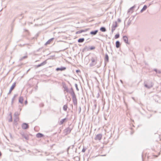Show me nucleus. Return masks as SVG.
<instances>
[{"label": "nucleus", "instance_id": "41", "mask_svg": "<svg viewBox=\"0 0 161 161\" xmlns=\"http://www.w3.org/2000/svg\"><path fill=\"white\" fill-rule=\"evenodd\" d=\"M86 149H85V148H83L82 149V152H83V153H84V152H85V151H86Z\"/></svg>", "mask_w": 161, "mask_h": 161}, {"label": "nucleus", "instance_id": "39", "mask_svg": "<svg viewBox=\"0 0 161 161\" xmlns=\"http://www.w3.org/2000/svg\"><path fill=\"white\" fill-rule=\"evenodd\" d=\"M95 49V47L94 46H92L89 47V50H92Z\"/></svg>", "mask_w": 161, "mask_h": 161}, {"label": "nucleus", "instance_id": "17", "mask_svg": "<svg viewBox=\"0 0 161 161\" xmlns=\"http://www.w3.org/2000/svg\"><path fill=\"white\" fill-rule=\"evenodd\" d=\"M43 136V134L39 133H37L36 135V137L38 138L42 137Z\"/></svg>", "mask_w": 161, "mask_h": 161}, {"label": "nucleus", "instance_id": "14", "mask_svg": "<svg viewBox=\"0 0 161 161\" xmlns=\"http://www.w3.org/2000/svg\"><path fill=\"white\" fill-rule=\"evenodd\" d=\"M120 42L117 41L116 42V47L117 48H118L120 47Z\"/></svg>", "mask_w": 161, "mask_h": 161}, {"label": "nucleus", "instance_id": "25", "mask_svg": "<svg viewBox=\"0 0 161 161\" xmlns=\"http://www.w3.org/2000/svg\"><path fill=\"white\" fill-rule=\"evenodd\" d=\"M89 47L86 46H85L83 49L84 51H89Z\"/></svg>", "mask_w": 161, "mask_h": 161}, {"label": "nucleus", "instance_id": "7", "mask_svg": "<svg viewBox=\"0 0 161 161\" xmlns=\"http://www.w3.org/2000/svg\"><path fill=\"white\" fill-rule=\"evenodd\" d=\"M69 92L70 94H71L72 96L75 95V92L72 87L71 88L70 90H69V92Z\"/></svg>", "mask_w": 161, "mask_h": 161}, {"label": "nucleus", "instance_id": "44", "mask_svg": "<svg viewBox=\"0 0 161 161\" xmlns=\"http://www.w3.org/2000/svg\"><path fill=\"white\" fill-rule=\"evenodd\" d=\"M118 21L119 22H121V19H120L118 18Z\"/></svg>", "mask_w": 161, "mask_h": 161}, {"label": "nucleus", "instance_id": "6", "mask_svg": "<svg viewBox=\"0 0 161 161\" xmlns=\"http://www.w3.org/2000/svg\"><path fill=\"white\" fill-rule=\"evenodd\" d=\"M123 40L124 42L126 44H129V43L128 42V38L126 36H123Z\"/></svg>", "mask_w": 161, "mask_h": 161}, {"label": "nucleus", "instance_id": "9", "mask_svg": "<svg viewBox=\"0 0 161 161\" xmlns=\"http://www.w3.org/2000/svg\"><path fill=\"white\" fill-rule=\"evenodd\" d=\"M66 69V68L64 67H61L60 68H57L56 69V70L62 71Z\"/></svg>", "mask_w": 161, "mask_h": 161}, {"label": "nucleus", "instance_id": "46", "mask_svg": "<svg viewBox=\"0 0 161 161\" xmlns=\"http://www.w3.org/2000/svg\"><path fill=\"white\" fill-rule=\"evenodd\" d=\"M25 105L27 104V100H25Z\"/></svg>", "mask_w": 161, "mask_h": 161}, {"label": "nucleus", "instance_id": "27", "mask_svg": "<svg viewBox=\"0 0 161 161\" xmlns=\"http://www.w3.org/2000/svg\"><path fill=\"white\" fill-rule=\"evenodd\" d=\"M10 116V118L8 119V122H11L12 121V114L11 113H10L9 115Z\"/></svg>", "mask_w": 161, "mask_h": 161}, {"label": "nucleus", "instance_id": "28", "mask_svg": "<svg viewBox=\"0 0 161 161\" xmlns=\"http://www.w3.org/2000/svg\"><path fill=\"white\" fill-rule=\"evenodd\" d=\"M63 87L64 88V91H66L67 92H69V89L66 86H64Z\"/></svg>", "mask_w": 161, "mask_h": 161}, {"label": "nucleus", "instance_id": "21", "mask_svg": "<svg viewBox=\"0 0 161 161\" xmlns=\"http://www.w3.org/2000/svg\"><path fill=\"white\" fill-rule=\"evenodd\" d=\"M54 39L53 38H52L49 39L45 44V45L49 44L50 42Z\"/></svg>", "mask_w": 161, "mask_h": 161}, {"label": "nucleus", "instance_id": "40", "mask_svg": "<svg viewBox=\"0 0 161 161\" xmlns=\"http://www.w3.org/2000/svg\"><path fill=\"white\" fill-rule=\"evenodd\" d=\"M44 104L42 103H41L40 104V106L41 107H43L44 106Z\"/></svg>", "mask_w": 161, "mask_h": 161}, {"label": "nucleus", "instance_id": "53", "mask_svg": "<svg viewBox=\"0 0 161 161\" xmlns=\"http://www.w3.org/2000/svg\"><path fill=\"white\" fill-rule=\"evenodd\" d=\"M131 134H133V132H131Z\"/></svg>", "mask_w": 161, "mask_h": 161}, {"label": "nucleus", "instance_id": "13", "mask_svg": "<svg viewBox=\"0 0 161 161\" xmlns=\"http://www.w3.org/2000/svg\"><path fill=\"white\" fill-rule=\"evenodd\" d=\"M109 58L108 55L107 54H106L105 55V62H108Z\"/></svg>", "mask_w": 161, "mask_h": 161}, {"label": "nucleus", "instance_id": "50", "mask_svg": "<svg viewBox=\"0 0 161 161\" xmlns=\"http://www.w3.org/2000/svg\"><path fill=\"white\" fill-rule=\"evenodd\" d=\"M76 150H77V148L76 149V150H75V152H76Z\"/></svg>", "mask_w": 161, "mask_h": 161}, {"label": "nucleus", "instance_id": "8", "mask_svg": "<svg viewBox=\"0 0 161 161\" xmlns=\"http://www.w3.org/2000/svg\"><path fill=\"white\" fill-rule=\"evenodd\" d=\"M136 7V5H135L131 7L128 10V13L131 12L132 13L133 12V9L134 8Z\"/></svg>", "mask_w": 161, "mask_h": 161}, {"label": "nucleus", "instance_id": "15", "mask_svg": "<svg viewBox=\"0 0 161 161\" xmlns=\"http://www.w3.org/2000/svg\"><path fill=\"white\" fill-rule=\"evenodd\" d=\"M97 59L96 57L92 58L91 59L92 62L93 63H96V62L97 60Z\"/></svg>", "mask_w": 161, "mask_h": 161}, {"label": "nucleus", "instance_id": "45", "mask_svg": "<svg viewBox=\"0 0 161 161\" xmlns=\"http://www.w3.org/2000/svg\"><path fill=\"white\" fill-rule=\"evenodd\" d=\"M76 73H78L79 72H80V70H76Z\"/></svg>", "mask_w": 161, "mask_h": 161}, {"label": "nucleus", "instance_id": "34", "mask_svg": "<svg viewBox=\"0 0 161 161\" xmlns=\"http://www.w3.org/2000/svg\"><path fill=\"white\" fill-rule=\"evenodd\" d=\"M96 64V63H93L92 62L90 64V67H92L94 65H95Z\"/></svg>", "mask_w": 161, "mask_h": 161}, {"label": "nucleus", "instance_id": "35", "mask_svg": "<svg viewBox=\"0 0 161 161\" xmlns=\"http://www.w3.org/2000/svg\"><path fill=\"white\" fill-rule=\"evenodd\" d=\"M119 34H116L114 36V38L115 39H117L119 38Z\"/></svg>", "mask_w": 161, "mask_h": 161}, {"label": "nucleus", "instance_id": "2", "mask_svg": "<svg viewBox=\"0 0 161 161\" xmlns=\"http://www.w3.org/2000/svg\"><path fill=\"white\" fill-rule=\"evenodd\" d=\"M72 98L74 104L75 106H77V101L76 95L72 96Z\"/></svg>", "mask_w": 161, "mask_h": 161}, {"label": "nucleus", "instance_id": "29", "mask_svg": "<svg viewBox=\"0 0 161 161\" xmlns=\"http://www.w3.org/2000/svg\"><path fill=\"white\" fill-rule=\"evenodd\" d=\"M17 96V94H15L14 95V97H13V98H12V102H11L12 104H13V103L14 101V98Z\"/></svg>", "mask_w": 161, "mask_h": 161}, {"label": "nucleus", "instance_id": "4", "mask_svg": "<svg viewBox=\"0 0 161 161\" xmlns=\"http://www.w3.org/2000/svg\"><path fill=\"white\" fill-rule=\"evenodd\" d=\"M102 134H99L96 135L95 138V139L96 140L100 141V140L102 138Z\"/></svg>", "mask_w": 161, "mask_h": 161}, {"label": "nucleus", "instance_id": "33", "mask_svg": "<svg viewBox=\"0 0 161 161\" xmlns=\"http://www.w3.org/2000/svg\"><path fill=\"white\" fill-rule=\"evenodd\" d=\"M46 63H47V62H46V61H44L42 63L40 64V66H43V65H45V64H46Z\"/></svg>", "mask_w": 161, "mask_h": 161}, {"label": "nucleus", "instance_id": "30", "mask_svg": "<svg viewBox=\"0 0 161 161\" xmlns=\"http://www.w3.org/2000/svg\"><path fill=\"white\" fill-rule=\"evenodd\" d=\"M68 107L67 105H65L63 106V109L65 111H66Z\"/></svg>", "mask_w": 161, "mask_h": 161}, {"label": "nucleus", "instance_id": "43", "mask_svg": "<svg viewBox=\"0 0 161 161\" xmlns=\"http://www.w3.org/2000/svg\"><path fill=\"white\" fill-rule=\"evenodd\" d=\"M81 110V107H79V113H80V112Z\"/></svg>", "mask_w": 161, "mask_h": 161}, {"label": "nucleus", "instance_id": "18", "mask_svg": "<svg viewBox=\"0 0 161 161\" xmlns=\"http://www.w3.org/2000/svg\"><path fill=\"white\" fill-rule=\"evenodd\" d=\"M84 38H79L78 40V42L79 43H82L84 42Z\"/></svg>", "mask_w": 161, "mask_h": 161}, {"label": "nucleus", "instance_id": "42", "mask_svg": "<svg viewBox=\"0 0 161 161\" xmlns=\"http://www.w3.org/2000/svg\"><path fill=\"white\" fill-rule=\"evenodd\" d=\"M12 90H9V92H8V95L9 94H10L12 92Z\"/></svg>", "mask_w": 161, "mask_h": 161}, {"label": "nucleus", "instance_id": "36", "mask_svg": "<svg viewBox=\"0 0 161 161\" xmlns=\"http://www.w3.org/2000/svg\"><path fill=\"white\" fill-rule=\"evenodd\" d=\"M74 145H72L71 146H69L67 148V152H68V151L70 148H71L72 149H73V147H74Z\"/></svg>", "mask_w": 161, "mask_h": 161}, {"label": "nucleus", "instance_id": "1", "mask_svg": "<svg viewBox=\"0 0 161 161\" xmlns=\"http://www.w3.org/2000/svg\"><path fill=\"white\" fill-rule=\"evenodd\" d=\"M153 83L152 81H150L147 84H145L144 86L148 89H150L153 87Z\"/></svg>", "mask_w": 161, "mask_h": 161}, {"label": "nucleus", "instance_id": "26", "mask_svg": "<svg viewBox=\"0 0 161 161\" xmlns=\"http://www.w3.org/2000/svg\"><path fill=\"white\" fill-rule=\"evenodd\" d=\"M157 73L160 74L161 73V71L160 70H158L157 69H155L153 70Z\"/></svg>", "mask_w": 161, "mask_h": 161}, {"label": "nucleus", "instance_id": "49", "mask_svg": "<svg viewBox=\"0 0 161 161\" xmlns=\"http://www.w3.org/2000/svg\"><path fill=\"white\" fill-rule=\"evenodd\" d=\"M130 24V22H128V25H129Z\"/></svg>", "mask_w": 161, "mask_h": 161}, {"label": "nucleus", "instance_id": "5", "mask_svg": "<svg viewBox=\"0 0 161 161\" xmlns=\"http://www.w3.org/2000/svg\"><path fill=\"white\" fill-rule=\"evenodd\" d=\"M29 127L28 124L26 123H24L22 125V127L23 129H27Z\"/></svg>", "mask_w": 161, "mask_h": 161}, {"label": "nucleus", "instance_id": "19", "mask_svg": "<svg viewBox=\"0 0 161 161\" xmlns=\"http://www.w3.org/2000/svg\"><path fill=\"white\" fill-rule=\"evenodd\" d=\"M16 86V83L14 82L13 85H12V86L10 88V90H13L15 87Z\"/></svg>", "mask_w": 161, "mask_h": 161}, {"label": "nucleus", "instance_id": "31", "mask_svg": "<svg viewBox=\"0 0 161 161\" xmlns=\"http://www.w3.org/2000/svg\"><path fill=\"white\" fill-rule=\"evenodd\" d=\"M27 58V56H23L20 59H19V61H22L23 59H25V58Z\"/></svg>", "mask_w": 161, "mask_h": 161}, {"label": "nucleus", "instance_id": "22", "mask_svg": "<svg viewBox=\"0 0 161 161\" xmlns=\"http://www.w3.org/2000/svg\"><path fill=\"white\" fill-rule=\"evenodd\" d=\"M100 30L102 32H105L106 31V29L105 27H102L100 28Z\"/></svg>", "mask_w": 161, "mask_h": 161}, {"label": "nucleus", "instance_id": "10", "mask_svg": "<svg viewBox=\"0 0 161 161\" xmlns=\"http://www.w3.org/2000/svg\"><path fill=\"white\" fill-rule=\"evenodd\" d=\"M98 32V30H95L94 31H92L90 32V34L93 35H95Z\"/></svg>", "mask_w": 161, "mask_h": 161}, {"label": "nucleus", "instance_id": "54", "mask_svg": "<svg viewBox=\"0 0 161 161\" xmlns=\"http://www.w3.org/2000/svg\"><path fill=\"white\" fill-rule=\"evenodd\" d=\"M95 106L96 107V104H95Z\"/></svg>", "mask_w": 161, "mask_h": 161}, {"label": "nucleus", "instance_id": "3", "mask_svg": "<svg viewBox=\"0 0 161 161\" xmlns=\"http://www.w3.org/2000/svg\"><path fill=\"white\" fill-rule=\"evenodd\" d=\"M72 129L70 127H69L66 128L64 130V133L66 135L70 133Z\"/></svg>", "mask_w": 161, "mask_h": 161}, {"label": "nucleus", "instance_id": "16", "mask_svg": "<svg viewBox=\"0 0 161 161\" xmlns=\"http://www.w3.org/2000/svg\"><path fill=\"white\" fill-rule=\"evenodd\" d=\"M147 8V6L146 5H144L142 8V9L140 11V12L141 13H142L143 11L145 10Z\"/></svg>", "mask_w": 161, "mask_h": 161}, {"label": "nucleus", "instance_id": "24", "mask_svg": "<svg viewBox=\"0 0 161 161\" xmlns=\"http://www.w3.org/2000/svg\"><path fill=\"white\" fill-rule=\"evenodd\" d=\"M66 119V118L64 119H62L59 122V124L60 125H61L64 123L65 120Z\"/></svg>", "mask_w": 161, "mask_h": 161}, {"label": "nucleus", "instance_id": "11", "mask_svg": "<svg viewBox=\"0 0 161 161\" xmlns=\"http://www.w3.org/2000/svg\"><path fill=\"white\" fill-rule=\"evenodd\" d=\"M21 135L22 137L25 138L26 140L29 139V136L27 135H25L24 133L21 134Z\"/></svg>", "mask_w": 161, "mask_h": 161}, {"label": "nucleus", "instance_id": "47", "mask_svg": "<svg viewBox=\"0 0 161 161\" xmlns=\"http://www.w3.org/2000/svg\"><path fill=\"white\" fill-rule=\"evenodd\" d=\"M40 67V64H39L37 65H36V67L37 68H38V67Z\"/></svg>", "mask_w": 161, "mask_h": 161}, {"label": "nucleus", "instance_id": "32", "mask_svg": "<svg viewBox=\"0 0 161 161\" xmlns=\"http://www.w3.org/2000/svg\"><path fill=\"white\" fill-rule=\"evenodd\" d=\"M14 116L15 117V118L16 119L17 118L18 116L19 115V114L18 113V112H16L14 113Z\"/></svg>", "mask_w": 161, "mask_h": 161}, {"label": "nucleus", "instance_id": "48", "mask_svg": "<svg viewBox=\"0 0 161 161\" xmlns=\"http://www.w3.org/2000/svg\"><path fill=\"white\" fill-rule=\"evenodd\" d=\"M120 81L122 83H123L122 81L121 80H120Z\"/></svg>", "mask_w": 161, "mask_h": 161}, {"label": "nucleus", "instance_id": "20", "mask_svg": "<svg viewBox=\"0 0 161 161\" xmlns=\"http://www.w3.org/2000/svg\"><path fill=\"white\" fill-rule=\"evenodd\" d=\"M23 100V97H20L19 99V102L21 103H22Z\"/></svg>", "mask_w": 161, "mask_h": 161}, {"label": "nucleus", "instance_id": "52", "mask_svg": "<svg viewBox=\"0 0 161 161\" xmlns=\"http://www.w3.org/2000/svg\"><path fill=\"white\" fill-rule=\"evenodd\" d=\"M1 152H0V156H1Z\"/></svg>", "mask_w": 161, "mask_h": 161}, {"label": "nucleus", "instance_id": "37", "mask_svg": "<svg viewBox=\"0 0 161 161\" xmlns=\"http://www.w3.org/2000/svg\"><path fill=\"white\" fill-rule=\"evenodd\" d=\"M116 28L114 27V26H112L111 31L112 32H113L115 30Z\"/></svg>", "mask_w": 161, "mask_h": 161}, {"label": "nucleus", "instance_id": "38", "mask_svg": "<svg viewBox=\"0 0 161 161\" xmlns=\"http://www.w3.org/2000/svg\"><path fill=\"white\" fill-rule=\"evenodd\" d=\"M75 86L76 88V90L77 91H79V89L78 87V85H77V84H76V83H75Z\"/></svg>", "mask_w": 161, "mask_h": 161}, {"label": "nucleus", "instance_id": "51", "mask_svg": "<svg viewBox=\"0 0 161 161\" xmlns=\"http://www.w3.org/2000/svg\"><path fill=\"white\" fill-rule=\"evenodd\" d=\"M132 98L134 100H135L134 98V97H132Z\"/></svg>", "mask_w": 161, "mask_h": 161}, {"label": "nucleus", "instance_id": "23", "mask_svg": "<svg viewBox=\"0 0 161 161\" xmlns=\"http://www.w3.org/2000/svg\"><path fill=\"white\" fill-rule=\"evenodd\" d=\"M112 26H114V27L116 28L118 26L117 22V21H115L112 25Z\"/></svg>", "mask_w": 161, "mask_h": 161}, {"label": "nucleus", "instance_id": "12", "mask_svg": "<svg viewBox=\"0 0 161 161\" xmlns=\"http://www.w3.org/2000/svg\"><path fill=\"white\" fill-rule=\"evenodd\" d=\"M87 29H86L85 30H80L79 31H77L76 32V34H79L82 33L83 32H86L87 31Z\"/></svg>", "mask_w": 161, "mask_h": 161}, {"label": "nucleus", "instance_id": "55", "mask_svg": "<svg viewBox=\"0 0 161 161\" xmlns=\"http://www.w3.org/2000/svg\"><path fill=\"white\" fill-rule=\"evenodd\" d=\"M21 108H20V111H21Z\"/></svg>", "mask_w": 161, "mask_h": 161}]
</instances>
